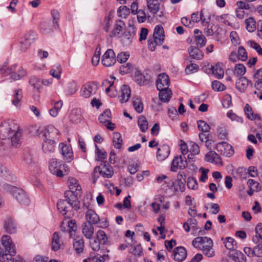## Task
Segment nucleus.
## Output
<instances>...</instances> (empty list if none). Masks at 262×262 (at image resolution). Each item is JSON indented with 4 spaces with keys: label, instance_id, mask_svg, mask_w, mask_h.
<instances>
[{
    "label": "nucleus",
    "instance_id": "54",
    "mask_svg": "<svg viewBox=\"0 0 262 262\" xmlns=\"http://www.w3.org/2000/svg\"><path fill=\"white\" fill-rule=\"evenodd\" d=\"M23 97L22 91L20 89H17L15 91V94L12 100V103L16 106L19 105V102Z\"/></svg>",
    "mask_w": 262,
    "mask_h": 262
},
{
    "label": "nucleus",
    "instance_id": "30",
    "mask_svg": "<svg viewBox=\"0 0 262 262\" xmlns=\"http://www.w3.org/2000/svg\"><path fill=\"white\" fill-rule=\"evenodd\" d=\"M130 97V89L126 85H123L121 88V95L120 96V101L121 103L128 101Z\"/></svg>",
    "mask_w": 262,
    "mask_h": 262
},
{
    "label": "nucleus",
    "instance_id": "3",
    "mask_svg": "<svg viewBox=\"0 0 262 262\" xmlns=\"http://www.w3.org/2000/svg\"><path fill=\"white\" fill-rule=\"evenodd\" d=\"M3 188L6 192L10 193L20 204L28 205L30 204V199L23 189L8 184H4Z\"/></svg>",
    "mask_w": 262,
    "mask_h": 262
},
{
    "label": "nucleus",
    "instance_id": "10",
    "mask_svg": "<svg viewBox=\"0 0 262 262\" xmlns=\"http://www.w3.org/2000/svg\"><path fill=\"white\" fill-rule=\"evenodd\" d=\"M97 89V85L94 82L85 83L80 89V95L84 98H88L91 95L95 94Z\"/></svg>",
    "mask_w": 262,
    "mask_h": 262
},
{
    "label": "nucleus",
    "instance_id": "59",
    "mask_svg": "<svg viewBox=\"0 0 262 262\" xmlns=\"http://www.w3.org/2000/svg\"><path fill=\"white\" fill-rule=\"evenodd\" d=\"M61 67L60 65H58L56 67L55 69L53 68L50 71V74L52 77H55L57 79H59L61 77Z\"/></svg>",
    "mask_w": 262,
    "mask_h": 262
},
{
    "label": "nucleus",
    "instance_id": "27",
    "mask_svg": "<svg viewBox=\"0 0 262 262\" xmlns=\"http://www.w3.org/2000/svg\"><path fill=\"white\" fill-rule=\"evenodd\" d=\"M164 31L161 25H157L153 33V38H155L156 42L163 43L164 40Z\"/></svg>",
    "mask_w": 262,
    "mask_h": 262
},
{
    "label": "nucleus",
    "instance_id": "5",
    "mask_svg": "<svg viewBox=\"0 0 262 262\" xmlns=\"http://www.w3.org/2000/svg\"><path fill=\"white\" fill-rule=\"evenodd\" d=\"M17 67V64H13L10 67H3L1 69V73L5 77L9 76L8 79H11L13 80H17L20 78L26 75V71L22 67H20L18 71V73L15 72Z\"/></svg>",
    "mask_w": 262,
    "mask_h": 262
},
{
    "label": "nucleus",
    "instance_id": "42",
    "mask_svg": "<svg viewBox=\"0 0 262 262\" xmlns=\"http://www.w3.org/2000/svg\"><path fill=\"white\" fill-rule=\"evenodd\" d=\"M125 26V23L123 21L119 19L116 21V24L113 30L111 32L110 36L111 37L118 35Z\"/></svg>",
    "mask_w": 262,
    "mask_h": 262
},
{
    "label": "nucleus",
    "instance_id": "56",
    "mask_svg": "<svg viewBox=\"0 0 262 262\" xmlns=\"http://www.w3.org/2000/svg\"><path fill=\"white\" fill-rule=\"evenodd\" d=\"M95 153L96 154L97 160L102 161L106 158L107 153L103 149H99L98 146L95 145Z\"/></svg>",
    "mask_w": 262,
    "mask_h": 262
},
{
    "label": "nucleus",
    "instance_id": "25",
    "mask_svg": "<svg viewBox=\"0 0 262 262\" xmlns=\"http://www.w3.org/2000/svg\"><path fill=\"white\" fill-rule=\"evenodd\" d=\"M63 241L61 239L59 233L55 232L53 234L52 237L51 249L54 251H57L63 245Z\"/></svg>",
    "mask_w": 262,
    "mask_h": 262
},
{
    "label": "nucleus",
    "instance_id": "19",
    "mask_svg": "<svg viewBox=\"0 0 262 262\" xmlns=\"http://www.w3.org/2000/svg\"><path fill=\"white\" fill-rule=\"evenodd\" d=\"M170 149L169 146L167 144H163L160 146L157 152V158L158 161L165 160L169 155Z\"/></svg>",
    "mask_w": 262,
    "mask_h": 262
},
{
    "label": "nucleus",
    "instance_id": "13",
    "mask_svg": "<svg viewBox=\"0 0 262 262\" xmlns=\"http://www.w3.org/2000/svg\"><path fill=\"white\" fill-rule=\"evenodd\" d=\"M1 243L6 252L9 253L11 255H15L16 253L15 246L10 236L3 235L1 238Z\"/></svg>",
    "mask_w": 262,
    "mask_h": 262
},
{
    "label": "nucleus",
    "instance_id": "32",
    "mask_svg": "<svg viewBox=\"0 0 262 262\" xmlns=\"http://www.w3.org/2000/svg\"><path fill=\"white\" fill-rule=\"evenodd\" d=\"M194 34L195 38V41L198 47H204L206 43V39L204 35L199 29H195L194 30Z\"/></svg>",
    "mask_w": 262,
    "mask_h": 262
},
{
    "label": "nucleus",
    "instance_id": "45",
    "mask_svg": "<svg viewBox=\"0 0 262 262\" xmlns=\"http://www.w3.org/2000/svg\"><path fill=\"white\" fill-rule=\"evenodd\" d=\"M113 143L115 148L120 149L122 144L121 135L119 133L115 132L113 134Z\"/></svg>",
    "mask_w": 262,
    "mask_h": 262
},
{
    "label": "nucleus",
    "instance_id": "53",
    "mask_svg": "<svg viewBox=\"0 0 262 262\" xmlns=\"http://www.w3.org/2000/svg\"><path fill=\"white\" fill-rule=\"evenodd\" d=\"M130 14V9L125 6H121L117 10L118 16L125 18Z\"/></svg>",
    "mask_w": 262,
    "mask_h": 262
},
{
    "label": "nucleus",
    "instance_id": "8",
    "mask_svg": "<svg viewBox=\"0 0 262 262\" xmlns=\"http://www.w3.org/2000/svg\"><path fill=\"white\" fill-rule=\"evenodd\" d=\"M60 132L52 125L46 126L42 131V140L59 141Z\"/></svg>",
    "mask_w": 262,
    "mask_h": 262
},
{
    "label": "nucleus",
    "instance_id": "34",
    "mask_svg": "<svg viewBox=\"0 0 262 262\" xmlns=\"http://www.w3.org/2000/svg\"><path fill=\"white\" fill-rule=\"evenodd\" d=\"M244 112L247 117L251 120H260L261 117L258 114H255L252 107L248 104H246L244 107Z\"/></svg>",
    "mask_w": 262,
    "mask_h": 262
},
{
    "label": "nucleus",
    "instance_id": "22",
    "mask_svg": "<svg viewBox=\"0 0 262 262\" xmlns=\"http://www.w3.org/2000/svg\"><path fill=\"white\" fill-rule=\"evenodd\" d=\"M42 149L45 154L49 155L53 153L56 149V141L42 140Z\"/></svg>",
    "mask_w": 262,
    "mask_h": 262
},
{
    "label": "nucleus",
    "instance_id": "16",
    "mask_svg": "<svg viewBox=\"0 0 262 262\" xmlns=\"http://www.w3.org/2000/svg\"><path fill=\"white\" fill-rule=\"evenodd\" d=\"M156 84L158 90L169 88L170 79L165 73H161L158 75L156 81Z\"/></svg>",
    "mask_w": 262,
    "mask_h": 262
},
{
    "label": "nucleus",
    "instance_id": "37",
    "mask_svg": "<svg viewBox=\"0 0 262 262\" xmlns=\"http://www.w3.org/2000/svg\"><path fill=\"white\" fill-rule=\"evenodd\" d=\"M249 82L250 81L245 77H241L236 82V88L241 92H244Z\"/></svg>",
    "mask_w": 262,
    "mask_h": 262
},
{
    "label": "nucleus",
    "instance_id": "48",
    "mask_svg": "<svg viewBox=\"0 0 262 262\" xmlns=\"http://www.w3.org/2000/svg\"><path fill=\"white\" fill-rule=\"evenodd\" d=\"M63 105L62 101L59 100L54 103V106L53 108L50 110L49 113L53 117H56L59 113V111Z\"/></svg>",
    "mask_w": 262,
    "mask_h": 262
},
{
    "label": "nucleus",
    "instance_id": "35",
    "mask_svg": "<svg viewBox=\"0 0 262 262\" xmlns=\"http://www.w3.org/2000/svg\"><path fill=\"white\" fill-rule=\"evenodd\" d=\"M217 151L221 154L227 157H229V146L226 142H219L216 145Z\"/></svg>",
    "mask_w": 262,
    "mask_h": 262
},
{
    "label": "nucleus",
    "instance_id": "20",
    "mask_svg": "<svg viewBox=\"0 0 262 262\" xmlns=\"http://www.w3.org/2000/svg\"><path fill=\"white\" fill-rule=\"evenodd\" d=\"M85 219L88 224L92 225H97L100 221L99 215L92 209H88L87 210L85 213Z\"/></svg>",
    "mask_w": 262,
    "mask_h": 262
},
{
    "label": "nucleus",
    "instance_id": "28",
    "mask_svg": "<svg viewBox=\"0 0 262 262\" xmlns=\"http://www.w3.org/2000/svg\"><path fill=\"white\" fill-rule=\"evenodd\" d=\"M21 136L22 132L19 128L16 130L12 135L10 137L11 139L12 146L15 147H17L20 146L21 144Z\"/></svg>",
    "mask_w": 262,
    "mask_h": 262
},
{
    "label": "nucleus",
    "instance_id": "62",
    "mask_svg": "<svg viewBox=\"0 0 262 262\" xmlns=\"http://www.w3.org/2000/svg\"><path fill=\"white\" fill-rule=\"evenodd\" d=\"M211 87L215 91H223L225 90V86L221 82L217 80H214L212 82Z\"/></svg>",
    "mask_w": 262,
    "mask_h": 262
},
{
    "label": "nucleus",
    "instance_id": "29",
    "mask_svg": "<svg viewBox=\"0 0 262 262\" xmlns=\"http://www.w3.org/2000/svg\"><path fill=\"white\" fill-rule=\"evenodd\" d=\"M73 248L77 254L82 253L84 247V242L82 237L77 236L74 237Z\"/></svg>",
    "mask_w": 262,
    "mask_h": 262
},
{
    "label": "nucleus",
    "instance_id": "40",
    "mask_svg": "<svg viewBox=\"0 0 262 262\" xmlns=\"http://www.w3.org/2000/svg\"><path fill=\"white\" fill-rule=\"evenodd\" d=\"M78 90V85L77 83L73 81L69 82L66 90V94L67 96H71L75 94Z\"/></svg>",
    "mask_w": 262,
    "mask_h": 262
},
{
    "label": "nucleus",
    "instance_id": "36",
    "mask_svg": "<svg viewBox=\"0 0 262 262\" xmlns=\"http://www.w3.org/2000/svg\"><path fill=\"white\" fill-rule=\"evenodd\" d=\"M158 91H159V97L160 100L164 103L169 102L171 97V92L170 90L167 88Z\"/></svg>",
    "mask_w": 262,
    "mask_h": 262
},
{
    "label": "nucleus",
    "instance_id": "2",
    "mask_svg": "<svg viewBox=\"0 0 262 262\" xmlns=\"http://www.w3.org/2000/svg\"><path fill=\"white\" fill-rule=\"evenodd\" d=\"M192 245L194 248L202 250L204 254L208 257H213L215 254L213 249V243L210 237H196L192 241Z\"/></svg>",
    "mask_w": 262,
    "mask_h": 262
},
{
    "label": "nucleus",
    "instance_id": "60",
    "mask_svg": "<svg viewBox=\"0 0 262 262\" xmlns=\"http://www.w3.org/2000/svg\"><path fill=\"white\" fill-rule=\"evenodd\" d=\"M113 17V13L110 12L108 15L105 18L104 30L105 32H108Z\"/></svg>",
    "mask_w": 262,
    "mask_h": 262
},
{
    "label": "nucleus",
    "instance_id": "46",
    "mask_svg": "<svg viewBox=\"0 0 262 262\" xmlns=\"http://www.w3.org/2000/svg\"><path fill=\"white\" fill-rule=\"evenodd\" d=\"M138 125L140 130L145 133L148 128V124L147 119L143 116H140L138 118Z\"/></svg>",
    "mask_w": 262,
    "mask_h": 262
},
{
    "label": "nucleus",
    "instance_id": "1",
    "mask_svg": "<svg viewBox=\"0 0 262 262\" xmlns=\"http://www.w3.org/2000/svg\"><path fill=\"white\" fill-rule=\"evenodd\" d=\"M66 199L58 201L57 207L63 215L68 217V214L71 209L77 210L80 208V202L78 199L71 192L65 193Z\"/></svg>",
    "mask_w": 262,
    "mask_h": 262
},
{
    "label": "nucleus",
    "instance_id": "41",
    "mask_svg": "<svg viewBox=\"0 0 262 262\" xmlns=\"http://www.w3.org/2000/svg\"><path fill=\"white\" fill-rule=\"evenodd\" d=\"M148 10L152 14H156L159 10V3L158 0H146Z\"/></svg>",
    "mask_w": 262,
    "mask_h": 262
},
{
    "label": "nucleus",
    "instance_id": "49",
    "mask_svg": "<svg viewBox=\"0 0 262 262\" xmlns=\"http://www.w3.org/2000/svg\"><path fill=\"white\" fill-rule=\"evenodd\" d=\"M246 29L249 32H254L256 29V21L252 17H249L245 20Z\"/></svg>",
    "mask_w": 262,
    "mask_h": 262
},
{
    "label": "nucleus",
    "instance_id": "64",
    "mask_svg": "<svg viewBox=\"0 0 262 262\" xmlns=\"http://www.w3.org/2000/svg\"><path fill=\"white\" fill-rule=\"evenodd\" d=\"M255 82L254 86L257 90L262 93V75H256V72L254 75Z\"/></svg>",
    "mask_w": 262,
    "mask_h": 262
},
{
    "label": "nucleus",
    "instance_id": "4",
    "mask_svg": "<svg viewBox=\"0 0 262 262\" xmlns=\"http://www.w3.org/2000/svg\"><path fill=\"white\" fill-rule=\"evenodd\" d=\"M49 169L51 173L58 177L68 174L69 168L61 160L51 159L49 162Z\"/></svg>",
    "mask_w": 262,
    "mask_h": 262
},
{
    "label": "nucleus",
    "instance_id": "38",
    "mask_svg": "<svg viewBox=\"0 0 262 262\" xmlns=\"http://www.w3.org/2000/svg\"><path fill=\"white\" fill-rule=\"evenodd\" d=\"M189 53L190 56L196 60H201L204 57V53L198 47H191L189 49Z\"/></svg>",
    "mask_w": 262,
    "mask_h": 262
},
{
    "label": "nucleus",
    "instance_id": "12",
    "mask_svg": "<svg viewBox=\"0 0 262 262\" xmlns=\"http://www.w3.org/2000/svg\"><path fill=\"white\" fill-rule=\"evenodd\" d=\"M68 184L70 190L66 192L72 193L78 199L82 194V189L78 180L71 177L68 180Z\"/></svg>",
    "mask_w": 262,
    "mask_h": 262
},
{
    "label": "nucleus",
    "instance_id": "50",
    "mask_svg": "<svg viewBox=\"0 0 262 262\" xmlns=\"http://www.w3.org/2000/svg\"><path fill=\"white\" fill-rule=\"evenodd\" d=\"M217 134L219 137L221 139H225L228 136V130L227 126L224 124H221L217 127Z\"/></svg>",
    "mask_w": 262,
    "mask_h": 262
},
{
    "label": "nucleus",
    "instance_id": "44",
    "mask_svg": "<svg viewBox=\"0 0 262 262\" xmlns=\"http://www.w3.org/2000/svg\"><path fill=\"white\" fill-rule=\"evenodd\" d=\"M255 235L252 238V241L255 244L262 242V223L257 225L255 227Z\"/></svg>",
    "mask_w": 262,
    "mask_h": 262
},
{
    "label": "nucleus",
    "instance_id": "57",
    "mask_svg": "<svg viewBox=\"0 0 262 262\" xmlns=\"http://www.w3.org/2000/svg\"><path fill=\"white\" fill-rule=\"evenodd\" d=\"M198 127L202 132L208 133L210 130V126L203 120H199L197 122Z\"/></svg>",
    "mask_w": 262,
    "mask_h": 262
},
{
    "label": "nucleus",
    "instance_id": "51",
    "mask_svg": "<svg viewBox=\"0 0 262 262\" xmlns=\"http://www.w3.org/2000/svg\"><path fill=\"white\" fill-rule=\"evenodd\" d=\"M133 105L135 111L138 113H141L143 110V104L139 98H133Z\"/></svg>",
    "mask_w": 262,
    "mask_h": 262
},
{
    "label": "nucleus",
    "instance_id": "31",
    "mask_svg": "<svg viewBox=\"0 0 262 262\" xmlns=\"http://www.w3.org/2000/svg\"><path fill=\"white\" fill-rule=\"evenodd\" d=\"M82 232L85 238L92 239L94 233V228L92 225L84 223L82 225Z\"/></svg>",
    "mask_w": 262,
    "mask_h": 262
},
{
    "label": "nucleus",
    "instance_id": "23",
    "mask_svg": "<svg viewBox=\"0 0 262 262\" xmlns=\"http://www.w3.org/2000/svg\"><path fill=\"white\" fill-rule=\"evenodd\" d=\"M210 70L212 75L217 79H222L224 75V70L223 69V64L222 63H217L214 66H211Z\"/></svg>",
    "mask_w": 262,
    "mask_h": 262
},
{
    "label": "nucleus",
    "instance_id": "43",
    "mask_svg": "<svg viewBox=\"0 0 262 262\" xmlns=\"http://www.w3.org/2000/svg\"><path fill=\"white\" fill-rule=\"evenodd\" d=\"M135 81L140 86L145 85L148 83L144 75L140 71H136L134 76Z\"/></svg>",
    "mask_w": 262,
    "mask_h": 262
},
{
    "label": "nucleus",
    "instance_id": "58",
    "mask_svg": "<svg viewBox=\"0 0 262 262\" xmlns=\"http://www.w3.org/2000/svg\"><path fill=\"white\" fill-rule=\"evenodd\" d=\"M29 82L31 85L37 90H39L41 88V82L39 79L36 77L31 76L29 78Z\"/></svg>",
    "mask_w": 262,
    "mask_h": 262
},
{
    "label": "nucleus",
    "instance_id": "21",
    "mask_svg": "<svg viewBox=\"0 0 262 262\" xmlns=\"http://www.w3.org/2000/svg\"><path fill=\"white\" fill-rule=\"evenodd\" d=\"M95 171H98L104 178H110L113 175L112 168L108 165L104 164L95 168Z\"/></svg>",
    "mask_w": 262,
    "mask_h": 262
},
{
    "label": "nucleus",
    "instance_id": "61",
    "mask_svg": "<svg viewBox=\"0 0 262 262\" xmlns=\"http://www.w3.org/2000/svg\"><path fill=\"white\" fill-rule=\"evenodd\" d=\"M203 26L205 27L204 32L207 36H211L213 34V30L212 29V26L209 24V21H206L205 19L203 20Z\"/></svg>",
    "mask_w": 262,
    "mask_h": 262
},
{
    "label": "nucleus",
    "instance_id": "26",
    "mask_svg": "<svg viewBox=\"0 0 262 262\" xmlns=\"http://www.w3.org/2000/svg\"><path fill=\"white\" fill-rule=\"evenodd\" d=\"M205 160L208 162L214 164L215 165H221L222 159L220 156L213 151H210L206 154Z\"/></svg>",
    "mask_w": 262,
    "mask_h": 262
},
{
    "label": "nucleus",
    "instance_id": "15",
    "mask_svg": "<svg viewBox=\"0 0 262 262\" xmlns=\"http://www.w3.org/2000/svg\"><path fill=\"white\" fill-rule=\"evenodd\" d=\"M59 148L65 160L69 162L73 159V152L70 145L66 144L64 143H60L59 144Z\"/></svg>",
    "mask_w": 262,
    "mask_h": 262
},
{
    "label": "nucleus",
    "instance_id": "7",
    "mask_svg": "<svg viewBox=\"0 0 262 262\" xmlns=\"http://www.w3.org/2000/svg\"><path fill=\"white\" fill-rule=\"evenodd\" d=\"M162 188L166 191L173 193L183 192L185 190V184L180 180L167 179L162 185Z\"/></svg>",
    "mask_w": 262,
    "mask_h": 262
},
{
    "label": "nucleus",
    "instance_id": "11",
    "mask_svg": "<svg viewBox=\"0 0 262 262\" xmlns=\"http://www.w3.org/2000/svg\"><path fill=\"white\" fill-rule=\"evenodd\" d=\"M187 166L186 159L184 156H176L174 157L171 164L170 170L176 172L178 169H184Z\"/></svg>",
    "mask_w": 262,
    "mask_h": 262
},
{
    "label": "nucleus",
    "instance_id": "14",
    "mask_svg": "<svg viewBox=\"0 0 262 262\" xmlns=\"http://www.w3.org/2000/svg\"><path fill=\"white\" fill-rule=\"evenodd\" d=\"M111 112L110 110H105L99 117V120L101 123L105 124L107 128L113 130L115 128V124L112 123Z\"/></svg>",
    "mask_w": 262,
    "mask_h": 262
},
{
    "label": "nucleus",
    "instance_id": "24",
    "mask_svg": "<svg viewBox=\"0 0 262 262\" xmlns=\"http://www.w3.org/2000/svg\"><path fill=\"white\" fill-rule=\"evenodd\" d=\"M4 227L6 232L10 234L15 233L17 231L16 223L12 218L10 217L6 219Z\"/></svg>",
    "mask_w": 262,
    "mask_h": 262
},
{
    "label": "nucleus",
    "instance_id": "17",
    "mask_svg": "<svg viewBox=\"0 0 262 262\" xmlns=\"http://www.w3.org/2000/svg\"><path fill=\"white\" fill-rule=\"evenodd\" d=\"M102 63L105 67L113 66L116 61V56L114 51L108 49L102 57Z\"/></svg>",
    "mask_w": 262,
    "mask_h": 262
},
{
    "label": "nucleus",
    "instance_id": "47",
    "mask_svg": "<svg viewBox=\"0 0 262 262\" xmlns=\"http://www.w3.org/2000/svg\"><path fill=\"white\" fill-rule=\"evenodd\" d=\"M246 72V69L245 66L242 63H238L235 65L233 74L234 76L238 77L245 74Z\"/></svg>",
    "mask_w": 262,
    "mask_h": 262
},
{
    "label": "nucleus",
    "instance_id": "18",
    "mask_svg": "<svg viewBox=\"0 0 262 262\" xmlns=\"http://www.w3.org/2000/svg\"><path fill=\"white\" fill-rule=\"evenodd\" d=\"M187 251L186 249L182 246H179L175 248L173 251L172 256L174 261L177 262H182L186 258Z\"/></svg>",
    "mask_w": 262,
    "mask_h": 262
},
{
    "label": "nucleus",
    "instance_id": "9",
    "mask_svg": "<svg viewBox=\"0 0 262 262\" xmlns=\"http://www.w3.org/2000/svg\"><path fill=\"white\" fill-rule=\"evenodd\" d=\"M36 38L37 34L35 32L30 31L27 32L21 38L19 42L20 49L22 51H26L35 41Z\"/></svg>",
    "mask_w": 262,
    "mask_h": 262
},
{
    "label": "nucleus",
    "instance_id": "39",
    "mask_svg": "<svg viewBox=\"0 0 262 262\" xmlns=\"http://www.w3.org/2000/svg\"><path fill=\"white\" fill-rule=\"evenodd\" d=\"M70 119L74 123L80 122L82 119L81 110L79 108L73 109L70 116Z\"/></svg>",
    "mask_w": 262,
    "mask_h": 262
},
{
    "label": "nucleus",
    "instance_id": "6",
    "mask_svg": "<svg viewBox=\"0 0 262 262\" xmlns=\"http://www.w3.org/2000/svg\"><path fill=\"white\" fill-rule=\"evenodd\" d=\"M19 128V126L13 121H3L0 124V138L3 140L9 139L12 134Z\"/></svg>",
    "mask_w": 262,
    "mask_h": 262
},
{
    "label": "nucleus",
    "instance_id": "52",
    "mask_svg": "<svg viewBox=\"0 0 262 262\" xmlns=\"http://www.w3.org/2000/svg\"><path fill=\"white\" fill-rule=\"evenodd\" d=\"M97 240L102 245H105L107 242V237L105 232L102 230H99L96 233Z\"/></svg>",
    "mask_w": 262,
    "mask_h": 262
},
{
    "label": "nucleus",
    "instance_id": "55",
    "mask_svg": "<svg viewBox=\"0 0 262 262\" xmlns=\"http://www.w3.org/2000/svg\"><path fill=\"white\" fill-rule=\"evenodd\" d=\"M9 253H6L0 248V262H13L12 256Z\"/></svg>",
    "mask_w": 262,
    "mask_h": 262
},
{
    "label": "nucleus",
    "instance_id": "63",
    "mask_svg": "<svg viewBox=\"0 0 262 262\" xmlns=\"http://www.w3.org/2000/svg\"><path fill=\"white\" fill-rule=\"evenodd\" d=\"M238 58L239 60L245 61L247 59L248 55L245 49L243 46H239L238 48Z\"/></svg>",
    "mask_w": 262,
    "mask_h": 262
},
{
    "label": "nucleus",
    "instance_id": "33",
    "mask_svg": "<svg viewBox=\"0 0 262 262\" xmlns=\"http://www.w3.org/2000/svg\"><path fill=\"white\" fill-rule=\"evenodd\" d=\"M235 262H247V258L245 255L240 251L230 250V257Z\"/></svg>",
    "mask_w": 262,
    "mask_h": 262
}]
</instances>
